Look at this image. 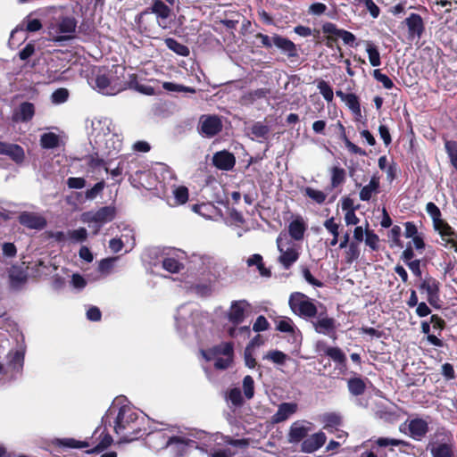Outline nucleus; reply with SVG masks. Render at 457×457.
Segmentation results:
<instances>
[{
	"mask_svg": "<svg viewBox=\"0 0 457 457\" xmlns=\"http://www.w3.org/2000/svg\"><path fill=\"white\" fill-rule=\"evenodd\" d=\"M9 286L12 291L22 290L28 281V272L21 267L12 266L8 274Z\"/></svg>",
	"mask_w": 457,
	"mask_h": 457,
	"instance_id": "16",
	"label": "nucleus"
},
{
	"mask_svg": "<svg viewBox=\"0 0 457 457\" xmlns=\"http://www.w3.org/2000/svg\"><path fill=\"white\" fill-rule=\"evenodd\" d=\"M360 252L355 243L352 242L348 245V249L345 253L346 262L352 263L353 261L359 258Z\"/></svg>",
	"mask_w": 457,
	"mask_h": 457,
	"instance_id": "63",
	"label": "nucleus"
},
{
	"mask_svg": "<svg viewBox=\"0 0 457 457\" xmlns=\"http://www.w3.org/2000/svg\"><path fill=\"white\" fill-rule=\"evenodd\" d=\"M69 96L68 90L65 88H59L52 94V101L55 104L64 103Z\"/></svg>",
	"mask_w": 457,
	"mask_h": 457,
	"instance_id": "64",
	"label": "nucleus"
},
{
	"mask_svg": "<svg viewBox=\"0 0 457 457\" xmlns=\"http://www.w3.org/2000/svg\"><path fill=\"white\" fill-rule=\"evenodd\" d=\"M202 354L207 361H210L212 359L211 355L230 357L232 359L233 345L228 342L221 343L220 345L214 346L212 349L209 351H202Z\"/></svg>",
	"mask_w": 457,
	"mask_h": 457,
	"instance_id": "26",
	"label": "nucleus"
},
{
	"mask_svg": "<svg viewBox=\"0 0 457 457\" xmlns=\"http://www.w3.org/2000/svg\"><path fill=\"white\" fill-rule=\"evenodd\" d=\"M325 353L338 364H345L346 361L345 354L338 347H327Z\"/></svg>",
	"mask_w": 457,
	"mask_h": 457,
	"instance_id": "47",
	"label": "nucleus"
},
{
	"mask_svg": "<svg viewBox=\"0 0 457 457\" xmlns=\"http://www.w3.org/2000/svg\"><path fill=\"white\" fill-rule=\"evenodd\" d=\"M162 87L170 92L195 93V89L194 87L168 81L162 83Z\"/></svg>",
	"mask_w": 457,
	"mask_h": 457,
	"instance_id": "51",
	"label": "nucleus"
},
{
	"mask_svg": "<svg viewBox=\"0 0 457 457\" xmlns=\"http://www.w3.org/2000/svg\"><path fill=\"white\" fill-rule=\"evenodd\" d=\"M326 440L325 433L320 431L304 439L302 443L301 450L303 453H313L320 449L326 443Z\"/></svg>",
	"mask_w": 457,
	"mask_h": 457,
	"instance_id": "22",
	"label": "nucleus"
},
{
	"mask_svg": "<svg viewBox=\"0 0 457 457\" xmlns=\"http://www.w3.org/2000/svg\"><path fill=\"white\" fill-rule=\"evenodd\" d=\"M420 289L428 295V301L433 303L438 298V282L432 278L424 279L420 284Z\"/></svg>",
	"mask_w": 457,
	"mask_h": 457,
	"instance_id": "29",
	"label": "nucleus"
},
{
	"mask_svg": "<svg viewBox=\"0 0 457 457\" xmlns=\"http://www.w3.org/2000/svg\"><path fill=\"white\" fill-rule=\"evenodd\" d=\"M152 13L155 14L156 21L160 28L163 29L170 28V22L168 19L170 16L171 9L162 0H153L151 7L142 12L137 16V23L139 28L145 29V31L147 30L146 22Z\"/></svg>",
	"mask_w": 457,
	"mask_h": 457,
	"instance_id": "6",
	"label": "nucleus"
},
{
	"mask_svg": "<svg viewBox=\"0 0 457 457\" xmlns=\"http://www.w3.org/2000/svg\"><path fill=\"white\" fill-rule=\"evenodd\" d=\"M207 438L204 431H199L190 436H170L162 431L148 434L147 444L154 450L170 448V450L181 457L189 449H198L203 453L207 451L208 445L204 442Z\"/></svg>",
	"mask_w": 457,
	"mask_h": 457,
	"instance_id": "2",
	"label": "nucleus"
},
{
	"mask_svg": "<svg viewBox=\"0 0 457 457\" xmlns=\"http://www.w3.org/2000/svg\"><path fill=\"white\" fill-rule=\"evenodd\" d=\"M251 132L257 138H264L269 133V128L261 122H256L252 126Z\"/></svg>",
	"mask_w": 457,
	"mask_h": 457,
	"instance_id": "61",
	"label": "nucleus"
},
{
	"mask_svg": "<svg viewBox=\"0 0 457 457\" xmlns=\"http://www.w3.org/2000/svg\"><path fill=\"white\" fill-rule=\"evenodd\" d=\"M115 127L111 119L106 117H97L91 120V128L88 132L91 144L96 148L108 137Z\"/></svg>",
	"mask_w": 457,
	"mask_h": 457,
	"instance_id": "9",
	"label": "nucleus"
},
{
	"mask_svg": "<svg viewBox=\"0 0 457 457\" xmlns=\"http://www.w3.org/2000/svg\"><path fill=\"white\" fill-rule=\"evenodd\" d=\"M347 386L349 392L355 396L362 395L366 389V385L361 378H350Z\"/></svg>",
	"mask_w": 457,
	"mask_h": 457,
	"instance_id": "41",
	"label": "nucleus"
},
{
	"mask_svg": "<svg viewBox=\"0 0 457 457\" xmlns=\"http://www.w3.org/2000/svg\"><path fill=\"white\" fill-rule=\"evenodd\" d=\"M428 429V423L422 419H414L409 423L410 435L416 440H420L427 434Z\"/></svg>",
	"mask_w": 457,
	"mask_h": 457,
	"instance_id": "27",
	"label": "nucleus"
},
{
	"mask_svg": "<svg viewBox=\"0 0 457 457\" xmlns=\"http://www.w3.org/2000/svg\"><path fill=\"white\" fill-rule=\"evenodd\" d=\"M244 397L238 387H233L228 390L226 400L230 408H239L244 404Z\"/></svg>",
	"mask_w": 457,
	"mask_h": 457,
	"instance_id": "32",
	"label": "nucleus"
},
{
	"mask_svg": "<svg viewBox=\"0 0 457 457\" xmlns=\"http://www.w3.org/2000/svg\"><path fill=\"white\" fill-rule=\"evenodd\" d=\"M242 388L245 398L251 400L254 395V380L251 376L247 375L243 378Z\"/></svg>",
	"mask_w": 457,
	"mask_h": 457,
	"instance_id": "49",
	"label": "nucleus"
},
{
	"mask_svg": "<svg viewBox=\"0 0 457 457\" xmlns=\"http://www.w3.org/2000/svg\"><path fill=\"white\" fill-rule=\"evenodd\" d=\"M298 405L295 403H282L278 405V411L272 416L273 423H280L287 420L297 411Z\"/></svg>",
	"mask_w": 457,
	"mask_h": 457,
	"instance_id": "24",
	"label": "nucleus"
},
{
	"mask_svg": "<svg viewBox=\"0 0 457 457\" xmlns=\"http://www.w3.org/2000/svg\"><path fill=\"white\" fill-rule=\"evenodd\" d=\"M117 260H118V257H109L106 259H103L99 262V266H98L99 271L104 275L110 274L112 268L115 265V262H117Z\"/></svg>",
	"mask_w": 457,
	"mask_h": 457,
	"instance_id": "56",
	"label": "nucleus"
},
{
	"mask_svg": "<svg viewBox=\"0 0 457 457\" xmlns=\"http://www.w3.org/2000/svg\"><path fill=\"white\" fill-rule=\"evenodd\" d=\"M329 171L331 177V187L333 188L337 187L345 182L346 173L343 168L336 165L331 167Z\"/></svg>",
	"mask_w": 457,
	"mask_h": 457,
	"instance_id": "37",
	"label": "nucleus"
},
{
	"mask_svg": "<svg viewBox=\"0 0 457 457\" xmlns=\"http://www.w3.org/2000/svg\"><path fill=\"white\" fill-rule=\"evenodd\" d=\"M90 83L94 89L105 96H115L124 88L117 68L99 69Z\"/></svg>",
	"mask_w": 457,
	"mask_h": 457,
	"instance_id": "5",
	"label": "nucleus"
},
{
	"mask_svg": "<svg viewBox=\"0 0 457 457\" xmlns=\"http://www.w3.org/2000/svg\"><path fill=\"white\" fill-rule=\"evenodd\" d=\"M320 420L327 430H332L341 425V416L336 412H327L320 416Z\"/></svg>",
	"mask_w": 457,
	"mask_h": 457,
	"instance_id": "34",
	"label": "nucleus"
},
{
	"mask_svg": "<svg viewBox=\"0 0 457 457\" xmlns=\"http://www.w3.org/2000/svg\"><path fill=\"white\" fill-rule=\"evenodd\" d=\"M433 457H453L452 445L447 444H439L431 450Z\"/></svg>",
	"mask_w": 457,
	"mask_h": 457,
	"instance_id": "46",
	"label": "nucleus"
},
{
	"mask_svg": "<svg viewBox=\"0 0 457 457\" xmlns=\"http://www.w3.org/2000/svg\"><path fill=\"white\" fill-rule=\"evenodd\" d=\"M317 87L320 91V93L322 95L324 99L327 102H332L334 98V93L332 90V87L328 85V83L325 80H320L318 81Z\"/></svg>",
	"mask_w": 457,
	"mask_h": 457,
	"instance_id": "53",
	"label": "nucleus"
},
{
	"mask_svg": "<svg viewBox=\"0 0 457 457\" xmlns=\"http://www.w3.org/2000/svg\"><path fill=\"white\" fill-rule=\"evenodd\" d=\"M165 44L170 50L173 51L174 53H176L177 54H179L180 56L189 55V53H190L189 48L187 46L178 42L174 38H171V37L166 38Z\"/></svg>",
	"mask_w": 457,
	"mask_h": 457,
	"instance_id": "38",
	"label": "nucleus"
},
{
	"mask_svg": "<svg viewBox=\"0 0 457 457\" xmlns=\"http://www.w3.org/2000/svg\"><path fill=\"white\" fill-rule=\"evenodd\" d=\"M445 147L452 165L457 170V142L446 141Z\"/></svg>",
	"mask_w": 457,
	"mask_h": 457,
	"instance_id": "54",
	"label": "nucleus"
},
{
	"mask_svg": "<svg viewBox=\"0 0 457 457\" xmlns=\"http://www.w3.org/2000/svg\"><path fill=\"white\" fill-rule=\"evenodd\" d=\"M57 445L67 447V448H77V449H82L89 446L88 442L87 441H79L76 440L74 438H62V439H57L56 441Z\"/></svg>",
	"mask_w": 457,
	"mask_h": 457,
	"instance_id": "45",
	"label": "nucleus"
},
{
	"mask_svg": "<svg viewBox=\"0 0 457 457\" xmlns=\"http://www.w3.org/2000/svg\"><path fill=\"white\" fill-rule=\"evenodd\" d=\"M121 148L122 137L116 130L112 131L103 144L96 147V149L102 152L103 154L108 156L116 155L120 152Z\"/></svg>",
	"mask_w": 457,
	"mask_h": 457,
	"instance_id": "14",
	"label": "nucleus"
},
{
	"mask_svg": "<svg viewBox=\"0 0 457 457\" xmlns=\"http://www.w3.org/2000/svg\"><path fill=\"white\" fill-rule=\"evenodd\" d=\"M306 230V225L301 217L293 220L288 225V233L290 237L296 241L302 240Z\"/></svg>",
	"mask_w": 457,
	"mask_h": 457,
	"instance_id": "30",
	"label": "nucleus"
},
{
	"mask_svg": "<svg viewBox=\"0 0 457 457\" xmlns=\"http://www.w3.org/2000/svg\"><path fill=\"white\" fill-rule=\"evenodd\" d=\"M342 29H338L337 27L336 24L332 23V22H325L323 25H322V31L323 33L325 34H328V41H327V46H331V43L336 41V37H339L341 32H342Z\"/></svg>",
	"mask_w": 457,
	"mask_h": 457,
	"instance_id": "36",
	"label": "nucleus"
},
{
	"mask_svg": "<svg viewBox=\"0 0 457 457\" xmlns=\"http://www.w3.org/2000/svg\"><path fill=\"white\" fill-rule=\"evenodd\" d=\"M191 262L195 265H200L199 270L203 273L205 270H210L214 263L213 258L209 255H194Z\"/></svg>",
	"mask_w": 457,
	"mask_h": 457,
	"instance_id": "44",
	"label": "nucleus"
},
{
	"mask_svg": "<svg viewBox=\"0 0 457 457\" xmlns=\"http://www.w3.org/2000/svg\"><path fill=\"white\" fill-rule=\"evenodd\" d=\"M272 41L278 49L287 53L289 57H295L297 55L295 45L288 38L283 37L279 35H274Z\"/></svg>",
	"mask_w": 457,
	"mask_h": 457,
	"instance_id": "28",
	"label": "nucleus"
},
{
	"mask_svg": "<svg viewBox=\"0 0 457 457\" xmlns=\"http://www.w3.org/2000/svg\"><path fill=\"white\" fill-rule=\"evenodd\" d=\"M366 227H369L368 222L366 223ZM365 244L373 251L378 249L379 246V238L377 234H375L372 230L365 229Z\"/></svg>",
	"mask_w": 457,
	"mask_h": 457,
	"instance_id": "50",
	"label": "nucleus"
},
{
	"mask_svg": "<svg viewBox=\"0 0 457 457\" xmlns=\"http://www.w3.org/2000/svg\"><path fill=\"white\" fill-rule=\"evenodd\" d=\"M0 154L8 156L17 165H22L26 159L25 151L21 145L3 141H0Z\"/></svg>",
	"mask_w": 457,
	"mask_h": 457,
	"instance_id": "15",
	"label": "nucleus"
},
{
	"mask_svg": "<svg viewBox=\"0 0 457 457\" xmlns=\"http://www.w3.org/2000/svg\"><path fill=\"white\" fill-rule=\"evenodd\" d=\"M213 164L220 170H229L236 163V159L232 154L227 151L216 153L212 158Z\"/></svg>",
	"mask_w": 457,
	"mask_h": 457,
	"instance_id": "25",
	"label": "nucleus"
},
{
	"mask_svg": "<svg viewBox=\"0 0 457 457\" xmlns=\"http://www.w3.org/2000/svg\"><path fill=\"white\" fill-rule=\"evenodd\" d=\"M344 102L353 113L359 114L361 112L359 99L356 95L352 93L348 94V96L345 97Z\"/></svg>",
	"mask_w": 457,
	"mask_h": 457,
	"instance_id": "59",
	"label": "nucleus"
},
{
	"mask_svg": "<svg viewBox=\"0 0 457 457\" xmlns=\"http://www.w3.org/2000/svg\"><path fill=\"white\" fill-rule=\"evenodd\" d=\"M40 145L44 149H54L59 145V137L53 133H44L40 137Z\"/></svg>",
	"mask_w": 457,
	"mask_h": 457,
	"instance_id": "40",
	"label": "nucleus"
},
{
	"mask_svg": "<svg viewBox=\"0 0 457 457\" xmlns=\"http://www.w3.org/2000/svg\"><path fill=\"white\" fill-rule=\"evenodd\" d=\"M171 193L174 196V204H184L188 200V189L185 186H171Z\"/></svg>",
	"mask_w": 457,
	"mask_h": 457,
	"instance_id": "35",
	"label": "nucleus"
},
{
	"mask_svg": "<svg viewBox=\"0 0 457 457\" xmlns=\"http://www.w3.org/2000/svg\"><path fill=\"white\" fill-rule=\"evenodd\" d=\"M251 309V304L246 300L233 301L227 312V318L233 325H238L245 320Z\"/></svg>",
	"mask_w": 457,
	"mask_h": 457,
	"instance_id": "12",
	"label": "nucleus"
},
{
	"mask_svg": "<svg viewBox=\"0 0 457 457\" xmlns=\"http://www.w3.org/2000/svg\"><path fill=\"white\" fill-rule=\"evenodd\" d=\"M276 328L278 330L286 333H294L295 326L293 320L287 317H283L277 321Z\"/></svg>",
	"mask_w": 457,
	"mask_h": 457,
	"instance_id": "52",
	"label": "nucleus"
},
{
	"mask_svg": "<svg viewBox=\"0 0 457 457\" xmlns=\"http://www.w3.org/2000/svg\"><path fill=\"white\" fill-rule=\"evenodd\" d=\"M199 316L195 306L191 303L180 305L175 314V321L178 329L182 330L191 324L195 325V319Z\"/></svg>",
	"mask_w": 457,
	"mask_h": 457,
	"instance_id": "11",
	"label": "nucleus"
},
{
	"mask_svg": "<svg viewBox=\"0 0 457 457\" xmlns=\"http://www.w3.org/2000/svg\"><path fill=\"white\" fill-rule=\"evenodd\" d=\"M116 215V209L113 206H104L96 211L86 212L81 215L83 222L87 223L93 229L94 234H97L101 228L111 222Z\"/></svg>",
	"mask_w": 457,
	"mask_h": 457,
	"instance_id": "8",
	"label": "nucleus"
},
{
	"mask_svg": "<svg viewBox=\"0 0 457 457\" xmlns=\"http://www.w3.org/2000/svg\"><path fill=\"white\" fill-rule=\"evenodd\" d=\"M67 236L71 241L74 243H79L86 240L87 232L86 228H79L78 229L69 230Z\"/></svg>",
	"mask_w": 457,
	"mask_h": 457,
	"instance_id": "55",
	"label": "nucleus"
},
{
	"mask_svg": "<svg viewBox=\"0 0 457 457\" xmlns=\"http://www.w3.org/2000/svg\"><path fill=\"white\" fill-rule=\"evenodd\" d=\"M311 423L305 420H297L294 422L289 428L287 435L288 442L291 444H296L301 442L310 432Z\"/></svg>",
	"mask_w": 457,
	"mask_h": 457,
	"instance_id": "19",
	"label": "nucleus"
},
{
	"mask_svg": "<svg viewBox=\"0 0 457 457\" xmlns=\"http://www.w3.org/2000/svg\"><path fill=\"white\" fill-rule=\"evenodd\" d=\"M24 361V351L21 346L4 352L0 345V383H4L16 377L21 370Z\"/></svg>",
	"mask_w": 457,
	"mask_h": 457,
	"instance_id": "4",
	"label": "nucleus"
},
{
	"mask_svg": "<svg viewBox=\"0 0 457 457\" xmlns=\"http://www.w3.org/2000/svg\"><path fill=\"white\" fill-rule=\"evenodd\" d=\"M410 39H420L425 30L423 19L420 14L411 13L404 21Z\"/></svg>",
	"mask_w": 457,
	"mask_h": 457,
	"instance_id": "18",
	"label": "nucleus"
},
{
	"mask_svg": "<svg viewBox=\"0 0 457 457\" xmlns=\"http://www.w3.org/2000/svg\"><path fill=\"white\" fill-rule=\"evenodd\" d=\"M97 439L99 442L92 450L87 451V453H100L110 446L112 443V437L110 434L105 433L104 430L101 431Z\"/></svg>",
	"mask_w": 457,
	"mask_h": 457,
	"instance_id": "42",
	"label": "nucleus"
},
{
	"mask_svg": "<svg viewBox=\"0 0 457 457\" xmlns=\"http://www.w3.org/2000/svg\"><path fill=\"white\" fill-rule=\"evenodd\" d=\"M304 194L319 204H322L327 199V195L323 191L310 187L304 188Z\"/></svg>",
	"mask_w": 457,
	"mask_h": 457,
	"instance_id": "48",
	"label": "nucleus"
},
{
	"mask_svg": "<svg viewBox=\"0 0 457 457\" xmlns=\"http://www.w3.org/2000/svg\"><path fill=\"white\" fill-rule=\"evenodd\" d=\"M19 221L31 229L41 230L46 226V218L37 212H23L19 215Z\"/></svg>",
	"mask_w": 457,
	"mask_h": 457,
	"instance_id": "17",
	"label": "nucleus"
},
{
	"mask_svg": "<svg viewBox=\"0 0 457 457\" xmlns=\"http://www.w3.org/2000/svg\"><path fill=\"white\" fill-rule=\"evenodd\" d=\"M288 303L291 311L301 318L312 319L317 315L318 309L314 300L303 293H292Z\"/></svg>",
	"mask_w": 457,
	"mask_h": 457,
	"instance_id": "7",
	"label": "nucleus"
},
{
	"mask_svg": "<svg viewBox=\"0 0 457 457\" xmlns=\"http://www.w3.org/2000/svg\"><path fill=\"white\" fill-rule=\"evenodd\" d=\"M212 359L214 360V367L218 370H225L229 367L232 362L230 357H223L219 355H211Z\"/></svg>",
	"mask_w": 457,
	"mask_h": 457,
	"instance_id": "62",
	"label": "nucleus"
},
{
	"mask_svg": "<svg viewBox=\"0 0 457 457\" xmlns=\"http://www.w3.org/2000/svg\"><path fill=\"white\" fill-rule=\"evenodd\" d=\"M366 52L369 56V61L371 66L378 67L381 64L380 54L377 46L371 41H366Z\"/></svg>",
	"mask_w": 457,
	"mask_h": 457,
	"instance_id": "39",
	"label": "nucleus"
},
{
	"mask_svg": "<svg viewBox=\"0 0 457 457\" xmlns=\"http://www.w3.org/2000/svg\"><path fill=\"white\" fill-rule=\"evenodd\" d=\"M34 114V104L29 102H24L13 112L12 120L15 122H28L33 118Z\"/></svg>",
	"mask_w": 457,
	"mask_h": 457,
	"instance_id": "23",
	"label": "nucleus"
},
{
	"mask_svg": "<svg viewBox=\"0 0 457 457\" xmlns=\"http://www.w3.org/2000/svg\"><path fill=\"white\" fill-rule=\"evenodd\" d=\"M277 245L280 253L278 258V262L284 269H290L299 259L300 245L291 240H283L280 236L277 238Z\"/></svg>",
	"mask_w": 457,
	"mask_h": 457,
	"instance_id": "10",
	"label": "nucleus"
},
{
	"mask_svg": "<svg viewBox=\"0 0 457 457\" xmlns=\"http://www.w3.org/2000/svg\"><path fill=\"white\" fill-rule=\"evenodd\" d=\"M185 253L180 250H174L171 254H168L162 260V268L170 272L177 273L183 268V260Z\"/></svg>",
	"mask_w": 457,
	"mask_h": 457,
	"instance_id": "20",
	"label": "nucleus"
},
{
	"mask_svg": "<svg viewBox=\"0 0 457 457\" xmlns=\"http://www.w3.org/2000/svg\"><path fill=\"white\" fill-rule=\"evenodd\" d=\"M312 325L317 333L336 337V320L333 318L320 315L317 320L312 322Z\"/></svg>",
	"mask_w": 457,
	"mask_h": 457,
	"instance_id": "21",
	"label": "nucleus"
},
{
	"mask_svg": "<svg viewBox=\"0 0 457 457\" xmlns=\"http://www.w3.org/2000/svg\"><path fill=\"white\" fill-rule=\"evenodd\" d=\"M222 129V122L216 115H202L199 119L198 131L205 137H212Z\"/></svg>",
	"mask_w": 457,
	"mask_h": 457,
	"instance_id": "13",
	"label": "nucleus"
},
{
	"mask_svg": "<svg viewBox=\"0 0 457 457\" xmlns=\"http://www.w3.org/2000/svg\"><path fill=\"white\" fill-rule=\"evenodd\" d=\"M373 77L378 82L382 83L386 89H390L394 87L392 79L387 75L381 73L380 70H374Z\"/></svg>",
	"mask_w": 457,
	"mask_h": 457,
	"instance_id": "60",
	"label": "nucleus"
},
{
	"mask_svg": "<svg viewBox=\"0 0 457 457\" xmlns=\"http://www.w3.org/2000/svg\"><path fill=\"white\" fill-rule=\"evenodd\" d=\"M115 415L113 430L120 443H129L146 433L145 417L136 410L125 398H117L108 410L107 416Z\"/></svg>",
	"mask_w": 457,
	"mask_h": 457,
	"instance_id": "1",
	"label": "nucleus"
},
{
	"mask_svg": "<svg viewBox=\"0 0 457 457\" xmlns=\"http://www.w3.org/2000/svg\"><path fill=\"white\" fill-rule=\"evenodd\" d=\"M379 187V180L377 177H372L370 183L364 186L360 192L361 201H369L372 195L377 193Z\"/></svg>",
	"mask_w": 457,
	"mask_h": 457,
	"instance_id": "33",
	"label": "nucleus"
},
{
	"mask_svg": "<svg viewBox=\"0 0 457 457\" xmlns=\"http://www.w3.org/2000/svg\"><path fill=\"white\" fill-rule=\"evenodd\" d=\"M434 228L441 235L443 240L447 243H454V237L456 236L453 229L442 219L434 222Z\"/></svg>",
	"mask_w": 457,
	"mask_h": 457,
	"instance_id": "31",
	"label": "nucleus"
},
{
	"mask_svg": "<svg viewBox=\"0 0 457 457\" xmlns=\"http://www.w3.org/2000/svg\"><path fill=\"white\" fill-rule=\"evenodd\" d=\"M25 28V30L29 32H36L42 28V24L38 19L31 18L28 16L21 24Z\"/></svg>",
	"mask_w": 457,
	"mask_h": 457,
	"instance_id": "58",
	"label": "nucleus"
},
{
	"mask_svg": "<svg viewBox=\"0 0 457 457\" xmlns=\"http://www.w3.org/2000/svg\"><path fill=\"white\" fill-rule=\"evenodd\" d=\"M47 13L57 15L47 27L48 34L54 41L60 42L70 39L75 32L77 21L74 18L62 16V9L61 7H49Z\"/></svg>",
	"mask_w": 457,
	"mask_h": 457,
	"instance_id": "3",
	"label": "nucleus"
},
{
	"mask_svg": "<svg viewBox=\"0 0 457 457\" xmlns=\"http://www.w3.org/2000/svg\"><path fill=\"white\" fill-rule=\"evenodd\" d=\"M264 359H267V360H270L272 362L274 363H277V364H284L285 361H287V354H285L283 352L281 351H278V350H274V351H270L265 356H264Z\"/></svg>",
	"mask_w": 457,
	"mask_h": 457,
	"instance_id": "57",
	"label": "nucleus"
},
{
	"mask_svg": "<svg viewBox=\"0 0 457 457\" xmlns=\"http://www.w3.org/2000/svg\"><path fill=\"white\" fill-rule=\"evenodd\" d=\"M323 225L325 228L332 235L333 237L329 245L331 246H335L338 243L339 225L335 222V219L333 217L326 220Z\"/></svg>",
	"mask_w": 457,
	"mask_h": 457,
	"instance_id": "43",
	"label": "nucleus"
}]
</instances>
